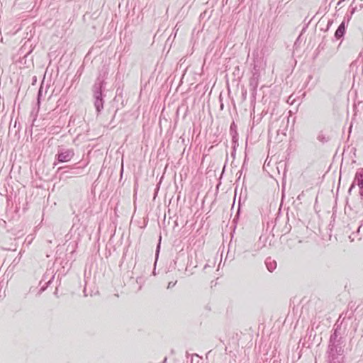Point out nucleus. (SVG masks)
Segmentation results:
<instances>
[{"mask_svg":"<svg viewBox=\"0 0 363 363\" xmlns=\"http://www.w3.org/2000/svg\"><path fill=\"white\" fill-rule=\"evenodd\" d=\"M74 156V152L72 150H62L57 155V159L60 162H66L71 160Z\"/></svg>","mask_w":363,"mask_h":363,"instance_id":"nucleus-1","label":"nucleus"},{"mask_svg":"<svg viewBox=\"0 0 363 363\" xmlns=\"http://www.w3.org/2000/svg\"><path fill=\"white\" fill-rule=\"evenodd\" d=\"M345 31V23L342 22L339 26V27L337 28V29L335 31V37L337 38H341L344 35Z\"/></svg>","mask_w":363,"mask_h":363,"instance_id":"nucleus-2","label":"nucleus"},{"mask_svg":"<svg viewBox=\"0 0 363 363\" xmlns=\"http://www.w3.org/2000/svg\"><path fill=\"white\" fill-rule=\"evenodd\" d=\"M357 180H358V186L360 187H363V169H362L357 174Z\"/></svg>","mask_w":363,"mask_h":363,"instance_id":"nucleus-3","label":"nucleus"}]
</instances>
